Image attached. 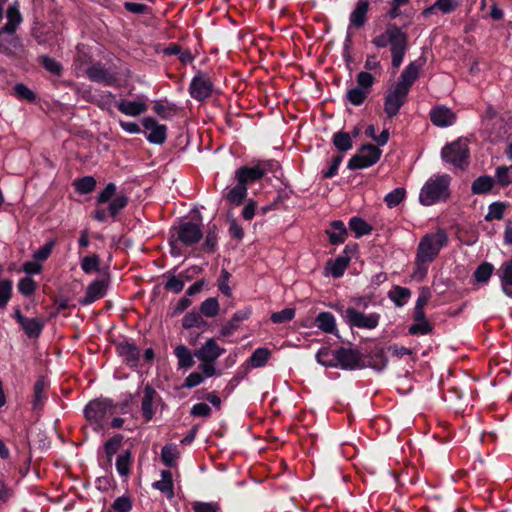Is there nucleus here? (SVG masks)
<instances>
[{
  "label": "nucleus",
  "instance_id": "1",
  "mask_svg": "<svg viewBox=\"0 0 512 512\" xmlns=\"http://www.w3.org/2000/svg\"><path fill=\"white\" fill-rule=\"evenodd\" d=\"M448 234L443 229L426 233L419 241L416 256L413 278L423 281L427 275L430 263L439 255L442 248L447 246Z\"/></svg>",
  "mask_w": 512,
  "mask_h": 512
},
{
  "label": "nucleus",
  "instance_id": "2",
  "mask_svg": "<svg viewBox=\"0 0 512 512\" xmlns=\"http://www.w3.org/2000/svg\"><path fill=\"white\" fill-rule=\"evenodd\" d=\"M451 177L447 174L435 175L429 178L420 190L419 201L424 206H431L445 201L449 197Z\"/></svg>",
  "mask_w": 512,
  "mask_h": 512
},
{
  "label": "nucleus",
  "instance_id": "3",
  "mask_svg": "<svg viewBox=\"0 0 512 512\" xmlns=\"http://www.w3.org/2000/svg\"><path fill=\"white\" fill-rule=\"evenodd\" d=\"M225 352L215 339H208L198 350L195 351L194 356L201 361L199 369L206 377L217 375L215 368L216 360Z\"/></svg>",
  "mask_w": 512,
  "mask_h": 512
},
{
  "label": "nucleus",
  "instance_id": "4",
  "mask_svg": "<svg viewBox=\"0 0 512 512\" xmlns=\"http://www.w3.org/2000/svg\"><path fill=\"white\" fill-rule=\"evenodd\" d=\"M113 413V404L107 399L90 401L84 409L86 419L94 426V430L96 431L103 429L107 420Z\"/></svg>",
  "mask_w": 512,
  "mask_h": 512
},
{
  "label": "nucleus",
  "instance_id": "5",
  "mask_svg": "<svg viewBox=\"0 0 512 512\" xmlns=\"http://www.w3.org/2000/svg\"><path fill=\"white\" fill-rule=\"evenodd\" d=\"M442 159L456 168L463 169L469 163V148L466 139L459 138L441 150Z\"/></svg>",
  "mask_w": 512,
  "mask_h": 512
},
{
  "label": "nucleus",
  "instance_id": "6",
  "mask_svg": "<svg viewBox=\"0 0 512 512\" xmlns=\"http://www.w3.org/2000/svg\"><path fill=\"white\" fill-rule=\"evenodd\" d=\"M117 187L114 183H108L97 196V203L109 202L108 211L110 217H116L128 204V197L123 193H116Z\"/></svg>",
  "mask_w": 512,
  "mask_h": 512
},
{
  "label": "nucleus",
  "instance_id": "7",
  "mask_svg": "<svg viewBox=\"0 0 512 512\" xmlns=\"http://www.w3.org/2000/svg\"><path fill=\"white\" fill-rule=\"evenodd\" d=\"M382 151L375 145L365 144L348 161L347 167L351 170L365 169L377 163Z\"/></svg>",
  "mask_w": 512,
  "mask_h": 512
},
{
  "label": "nucleus",
  "instance_id": "8",
  "mask_svg": "<svg viewBox=\"0 0 512 512\" xmlns=\"http://www.w3.org/2000/svg\"><path fill=\"white\" fill-rule=\"evenodd\" d=\"M344 318L351 327L372 330L378 326L380 315L378 313L364 314L355 308H348Z\"/></svg>",
  "mask_w": 512,
  "mask_h": 512
},
{
  "label": "nucleus",
  "instance_id": "9",
  "mask_svg": "<svg viewBox=\"0 0 512 512\" xmlns=\"http://www.w3.org/2000/svg\"><path fill=\"white\" fill-rule=\"evenodd\" d=\"M408 92L400 85H393L384 99V111L389 118L396 116L406 101Z\"/></svg>",
  "mask_w": 512,
  "mask_h": 512
},
{
  "label": "nucleus",
  "instance_id": "10",
  "mask_svg": "<svg viewBox=\"0 0 512 512\" xmlns=\"http://www.w3.org/2000/svg\"><path fill=\"white\" fill-rule=\"evenodd\" d=\"M336 367L345 370H356L363 367L359 351L351 348L340 347L335 350Z\"/></svg>",
  "mask_w": 512,
  "mask_h": 512
},
{
  "label": "nucleus",
  "instance_id": "11",
  "mask_svg": "<svg viewBox=\"0 0 512 512\" xmlns=\"http://www.w3.org/2000/svg\"><path fill=\"white\" fill-rule=\"evenodd\" d=\"M22 22V16L19 11L18 4L11 5L7 10V23L0 29V51L3 53L9 52V47L4 43V33L13 35L18 25Z\"/></svg>",
  "mask_w": 512,
  "mask_h": 512
},
{
  "label": "nucleus",
  "instance_id": "12",
  "mask_svg": "<svg viewBox=\"0 0 512 512\" xmlns=\"http://www.w3.org/2000/svg\"><path fill=\"white\" fill-rule=\"evenodd\" d=\"M189 92L192 98L196 100H204L211 96L213 92V83L208 75L199 73L193 77Z\"/></svg>",
  "mask_w": 512,
  "mask_h": 512
},
{
  "label": "nucleus",
  "instance_id": "13",
  "mask_svg": "<svg viewBox=\"0 0 512 512\" xmlns=\"http://www.w3.org/2000/svg\"><path fill=\"white\" fill-rule=\"evenodd\" d=\"M142 125L148 134L147 140L152 144H163L167 137V127L159 124L154 118L146 117L142 120Z\"/></svg>",
  "mask_w": 512,
  "mask_h": 512
},
{
  "label": "nucleus",
  "instance_id": "14",
  "mask_svg": "<svg viewBox=\"0 0 512 512\" xmlns=\"http://www.w3.org/2000/svg\"><path fill=\"white\" fill-rule=\"evenodd\" d=\"M202 236L201 227L197 223L187 221L181 223L178 227V239L187 246L199 242Z\"/></svg>",
  "mask_w": 512,
  "mask_h": 512
},
{
  "label": "nucleus",
  "instance_id": "15",
  "mask_svg": "<svg viewBox=\"0 0 512 512\" xmlns=\"http://www.w3.org/2000/svg\"><path fill=\"white\" fill-rule=\"evenodd\" d=\"M118 110L126 116L138 117L147 111V103L145 100L138 98L137 100L121 99L115 102Z\"/></svg>",
  "mask_w": 512,
  "mask_h": 512
},
{
  "label": "nucleus",
  "instance_id": "16",
  "mask_svg": "<svg viewBox=\"0 0 512 512\" xmlns=\"http://www.w3.org/2000/svg\"><path fill=\"white\" fill-rule=\"evenodd\" d=\"M431 122L438 127H448L455 123L456 114L448 107L437 106L430 112Z\"/></svg>",
  "mask_w": 512,
  "mask_h": 512
},
{
  "label": "nucleus",
  "instance_id": "17",
  "mask_svg": "<svg viewBox=\"0 0 512 512\" xmlns=\"http://www.w3.org/2000/svg\"><path fill=\"white\" fill-rule=\"evenodd\" d=\"M15 317L29 338H37L41 334L44 327V322L41 319L25 317L19 311L16 312Z\"/></svg>",
  "mask_w": 512,
  "mask_h": 512
},
{
  "label": "nucleus",
  "instance_id": "18",
  "mask_svg": "<svg viewBox=\"0 0 512 512\" xmlns=\"http://www.w3.org/2000/svg\"><path fill=\"white\" fill-rule=\"evenodd\" d=\"M423 65L421 60L411 62L401 73L400 79L394 85H400L406 88V92L409 93V90L412 84L419 76V71Z\"/></svg>",
  "mask_w": 512,
  "mask_h": 512
},
{
  "label": "nucleus",
  "instance_id": "19",
  "mask_svg": "<svg viewBox=\"0 0 512 512\" xmlns=\"http://www.w3.org/2000/svg\"><path fill=\"white\" fill-rule=\"evenodd\" d=\"M496 275L500 280L502 292L512 298V259L507 260L498 268Z\"/></svg>",
  "mask_w": 512,
  "mask_h": 512
},
{
  "label": "nucleus",
  "instance_id": "20",
  "mask_svg": "<svg viewBox=\"0 0 512 512\" xmlns=\"http://www.w3.org/2000/svg\"><path fill=\"white\" fill-rule=\"evenodd\" d=\"M107 286V281L104 279L95 280L90 283L87 287L85 298L80 301L81 304L88 305L103 298L106 294Z\"/></svg>",
  "mask_w": 512,
  "mask_h": 512
},
{
  "label": "nucleus",
  "instance_id": "21",
  "mask_svg": "<svg viewBox=\"0 0 512 512\" xmlns=\"http://www.w3.org/2000/svg\"><path fill=\"white\" fill-rule=\"evenodd\" d=\"M87 76L91 81L98 82L104 84L106 86H112L115 83V77L108 70L97 63L90 66L87 69Z\"/></svg>",
  "mask_w": 512,
  "mask_h": 512
},
{
  "label": "nucleus",
  "instance_id": "22",
  "mask_svg": "<svg viewBox=\"0 0 512 512\" xmlns=\"http://www.w3.org/2000/svg\"><path fill=\"white\" fill-rule=\"evenodd\" d=\"M83 97L88 101L95 103L102 110H110L115 105V96L109 91H102L98 93H91V91H84Z\"/></svg>",
  "mask_w": 512,
  "mask_h": 512
},
{
  "label": "nucleus",
  "instance_id": "23",
  "mask_svg": "<svg viewBox=\"0 0 512 512\" xmlns=\"http://www.w3.org/2000/svg\"><path fill=\"white\" fill-rule=\"evenodd\" d=\"M264 176V170L260 167H241L235 172V179L246 187Z\"/></svg>",
  "mask_w": 512,
  "mask_h": 512
},
{
  "label": "nucleus",
  "instance_id": "24",
  "mask_svg": "<svg viewBox=\"0 0 512 512\" xmlns=\"http://www.w3.org/2000/svg\"><path fill=\"white\" fill-rule=\"evenodd\" d=\"M117 351L129 366H137L140 358V350L134 344L122 342L117 346Z\"/></svg>",
  "mask_w": 512,
  "mask_h": 512
},
{
  "label": "nucleus",
  "instance_id": "25",
  "mask_svg": "<svg viewBox=\"0 0 512 512\" xmlns=\"http://www.w3.org/2000/svg\"><path fill=\"white\" fill-rule=\"evenodd\" d=\"M391 52H406L407 35L401 28L395 25H389Z\"/></svg>",
  "mask_w": 512,
  "mask_h": 512
},
{
  "label": "nucleus",
  "instance_id": "26",
  "mask_svg": "<svg viewBox=\"0 0 512 512\" xmlns=\"http://www.w3.org/2000/svg\"><path fill=\"white\" fill-rule=\"evenodd\" d=\"M326 234L329 237V242L332 245H339L345 242L347 236V229L341 220L331 222L330 227L326 229Z\"/></svg>",
  "mask_w": 512,
  "mask_h": 512
},
{
  "label": "nucleus",
  "instance_id": "27",
  "mask_svg": "<svg viewBox=\"0 0 512 512\" xmlns=\"http://www.w3.org/2000/svg\"><path fill=\"white\" fill-rule=\"evenodd\" d=\"M369 9V1L368 0H358V3L355 9L350 14V26H354L356 28L362 27L367 20V12Z\"/></svg>",
  "mask_w": 512,
  "mask_h": 512
},
{
  "label": "nucleus",
  "instance_id": "28",
  "mask_svg": "<svg viewBox=\"0 0 512 512\" xmlns=\"http://www.w3.org/2000/svg\"><path fill=\"white\" fill-rule=\"evenodd\" d=\"M226 200L233 205H240L247 196V187L240 182L233 187H227L225 189Z\"/></svg>",
  "mask_w": 512,
  "mask_h": 512
},
{
  "label": "nucleus",
  "instance_id": "29",
  "mask_svg": "<svg viewBox=\"0 0 512 512\" xmlns=\"http://www.w3.org/2000/svg\"><path fill=\"white\" fill-rule=\"evenodd\" d=\"M156 396V391L149 385L144 388V395L142 398L141 409L145 420L148 422L154 416L153 401Z\"/></svg>",
  "mask_w": 512,
  "mask_h": 512
},
{
  "label": "nucleus",
  "instance_id": "30",
  "mask_svg": "<svg viewBox=\"0 0 512 512\" xmlns=\"http://www.w3.org/2000/svg\"><path fill=\"white\" fill-rule=\"evenodd\" d=\"M316 326L325 333L336 332V319L330 312H321L315 319Z\"/></svg>",
  "mask_w": 512,
  "mask_h": 512
},
{
  "label": "nucleus",
  "instance_id": "31",
  "mask_svg": "<svg viewBox=\"0 0 512 512\" xmlns=\"http://www.w3.org/2000/svg\"><path fill=\"white\" fill-rule=\"evenodd\" d=\"M174 354L178 359L179 369H189L195 363L191 351L184 345H178L174 349Z\"/></svg>",
  "mask_w": 512,
  "mask_h": 512
},
{
  "label": "nucleus",
  "instance_id": "32",
  "mask_svg": "<svg viewBox=\"0 0 512 512\" xmlns=\"http://www.w3.org/2000/svg\"><path fill=\"white\" fill-rule=\"evenodd\" d=\"M161 458L163 463L173 468L176 466L177 459L179 458V451L175 444H167L161 450Z\"/></svg>",
  "mask_w": 512,
  "mask_h": 512
},
{
  "label": "nucleus",
  "instance_id": "33",
  "mask_svg": "<svg viewBox=\"0 0 512 512\" xmlns=\"http://www.w3.org/2000/svg\"><path fill=\"white\" fill-rule=\"evenodd\" d=\"M132 463V456L129 450L122 452L116 459V470L122 477H127L130 474V466Z\"/></svg>",
  "mask_w": 512,
  "mask_h": 512
},
{
  "label": "nucleus",
  "instance_id": "34",
  "mask_svg": "<svg viewBox=\"0 0 512 512\" xmlns=\"http://www.w3.org/2000/svg\"><path fill=\"white\" fill-rule=\"evenodd\" d=\"M349 262H350V256L341 255V256L337 257L335 259V261H333L329 264V273L334 278L341 277L344 274L346 268L348 267Z\"/></svg>",
  "mask_w": 512,
  "mask_h": 512
},
{
  "label": "nucleus",
  "instance_id": "35",
  "mask_svg": "<svg viewBox=\"0 0 512 512\" xmlns=\"http://www.w3.org/2000/svg\"><path fill=\"white\" fill-rule=\"evenodd\" d=\"M271 356V352L264 347L257 348L249 358V363L253 368L265 366Z\"/></svg>",
  "mask_w": 512,
  "mask_h": 512
},
{
  "label": "nucleus",
  "instance_id": "36",
  "mask_svg": "<svg viewBox=\"0 0 512 512\" xmlns=\"http://www.w3.org/2000/svg\"><path fill=\"white\" fill-rule=\"evenodd\" d=\"M494 180L490 176H480L473 181L471 191L473 194H484L492 189Z\"/></svg>",
  "mask_w": 512,
  "mask_h": 512
},
{
  "label": "nucleus",
  "instance_id": "37",
  "mask_svg": "<svg viewBox=\"0 0 512 512\" xmlns=\"http://www.w3.org/2000/svg\"><path fill=\"white\" fill-rule=\"evenodd\" d=\"M349 227L357 238L368 235L372 231V227L359 217H352L349 221Z\"/></svg>",
  "mask_w": 512,
  "mask_h": 512
},
{
  "label": "nucleus",
  "instance_id": "38",
  "mask_svg": "<svg viewBox=\"0 0 512 512\" xmlns=\"http://www.w3.org/2000/svg\"><path fill=\"white\" fill-rule=\"evenodd\" d=\"M206 325V322L202 318L201 314L196 311L188 312L182 319V326L185 329L201 328Z\"/></svg>",
  "mask_w": 512,
  "mask_h": 512
},
{
  "label": "nucleus",
  "instance_id": "39",
  "mask_svg": "<svg viewBox=\"0 0 512 512\" xmlns=\"http://www.w3.org/2000/svg\"><path fill=\"white\" fill-rule=\"evenodd\" d=\"M368 95L369 93L366 92V90H363L358 86H355L347 91L346 99L354 106H360L361 104L364 103Z\"/></svg>",
  "mask_w": 512,
  "mask_h": 512
},
{
  "label": "nucleus",
  "instance_id": "40",
  "mask_svg": "<svg viewBox=\"0 0 512 512\" xmlns=\"http://www.w3.org/2000/svg\"><path fill=\"white\" fill-rule=\"evenodd\" d=\"M316 360L323 366L336 367L335 350L332 351L327 347L321 348L316 354Z\"/></svg>",
  "mask_w": 512,
  "mask_h": 512
},
{
  "label": "nucleus",
  "instance_id": "41",
  "mask_svg": "<svg viewBox=\"0 0 512 512\" xmlns=\"http://www.w3.org/2000/svg\"><path fill=\"white\" fill-rule=\"evenodd\" d=\"M405 196L406 190L402 187H398L389 192L385 196L384 201L389 208H394L405 199Z\"/></svg>",
  "mask_w": 512,
  "mask_h": 512
},
{
  "label": "nucleus",
  "instance_id": "42",
  "mask_svg": "<svg viewBox=\"0 0 512 512\" xmlns=\"http://www.w3.org/2000/svg\"><path fill=\"white\" fill-rule=\"evenodd\" d=\"M75 189L80 194H87L94 190L96 180L92 176H85L74 182Z\"/></svg>",
  "mask_w": 512,
  "mask_h": 512
},
{
  "label": "nucleus",
  "instance_id": "43",
  "mask_svg": "<svg viewBox=\"0 0 512 512\" xmlns=\"http://www.w3.org/2000/svg\"><path fill=\"white\" fill-rule=\"evenodd\" d=\"M411 292L408 288L401 286H395L392 291L389 292V298L397 305L402 306L407 299L410 297Z\"/></svg>",
  "mask_w": 512,
  "mask_h": 512
},
{
  "label": "nucleus",
  "instance_id": "44",
  "mask_svg": "<svg viewBox=\"0 0 512 512\" xmlns=\"http://www.w3.org/2000/svg\"><path fill=\"white\" fill-rule=\"evenodd\" d=\"M122 441H123L122 435H115L106 441V443L104 445V450H105V453H106V456H107V459L109 462L112 461L113 456L119 450V448L122 444Z\"/></svg>",
  "mask_w": 512,
  "mask_h": 512
},
{
  "label": "nucleus",
  "instance_id": "45",
  "mask_svg": "<svg viewBox=\"0 0 512 512\" xmlns=\"http://www.w3.org/2000/svg\"><path fill=\"white\" fill-rule=\"evenodd\" d=\"M333 144L335 147L342 151H348L352 148V140L348 133L346 132H337L333 136Z\"/></svg>",
  "mask_w": 512,
  "mask_h": 512
},
{
  "label": "nucleus",
  "instance_id": "46",
  "mask_svg": "<svg viewBox=\"0 0 512 512\" xmlns=\"http://www.w3.org/2000/svg\"><path fill=\"white\" fill-rule=\"evenodd\" d=\"M494 267L491 263L485 262L480 264L474 272L477 282L486 283L493 273Z\"/></svg>",
  "mask_w": 512,
  "mask_h": 512
},
{
  "label": "nucleus",
  "instance_id": "47",
  "mask_svg": "<svg viewBox=\"0 0 512 512\" xmlns=\"http://www.w3.org/2000/svg\"><path fill=\"white\" fill-rule=\"evenodd\" d=\"M153 111L160 117L167 119L175 114L176 109L174 104H166L163 101H155Z\"/></svg>",
  "mask_w": 512,
  "mask_h": 512
},
{
  "label": "nucleus",
  "instance_id": "48",
  "mask_svg": "<svg viewBox=\"0 0 512 512\" xmlns=\"http://www.w3.org/2000/svg\"><path fill=\"white\" fill-rule=\"evenodd\" d=\"M375 82V77L367 72V71H361L356 76V83L357 86L362 88L363 90H366L370 94L371 88Z\"/></svg>",
  "mask_w": 512,
  "mask_h": 512
},
{
  "label": "nucleus",
  "instance_id": "49",
  "mask_svg": "<svg viewBox=\"0 0 512 512\" xmlns=\"http://www.w3.org/2000/svg\"><path fill=\"white\" fill-rule=\"evenodd\" d=\"M12 296V282L8 279L0 280V309L8 304Z\"/></svg>",
  "mask_w": 512,
  "mask_h": 512
},
{
  "label": "nucleus",
  "instance_id": "50",
  "mask_svg": "<svg viewBox=\"0 0 512 512\" xmlns=\"http://www.w3.org/2000/svg\"><path fill=\"white\" fill-rule=\"evenodd\" d=\"M201 314L206 317H214L219 312V304L216 298H208L202 302L200 307Z\"/></svg>",
  "mask_w": 512,
  "mask_h": 512
},
{
  "label": "nucleus",
  "instance_id": "51",
  "mask_svg": "<svg viewBox=\"0 0 512 512\" xmlns=\"http://www.w3.org/2000/svg\"><path fill=\"white\" fill-rule=\"evenodd\" d=\"M512 167L500 166L496 169L495 177L502 186H508L512 182Z\"/></svg>",
  "mask_w": 512,
  "mask_h": 512
},
{
  "label": "nucleus",
  "instance_id": "52",
  "mask_svg": "<svg viewBox=\"0 0 512 512\" xmlns=\"http://www.w3.org/2000/svg\"><path fill=\"white\" fill-rule=\"evenodd\" d=\"M206 378L207 377L204 375V373L202 371H201V373L200 372H192L185 378L183 387L188 388V389L194 388V387L200 385L201 383H203Z\"/></svg>",
  "mask_w": 512,
  "mask_h": 512
},
{
  "label": "nucleus",
  "instance_id": "53",
  "mask_svg": "<svg viewBox=\"0 0 512 512\" xmlns=\"http://www.w3.org/2000/svg\"><path fill=\"white\" fill-rule=\"evenodd\" d=\"M295 316V310L292 308H285L279 312L271 315V320L274 323H285L291 321Z\"/></svg>",
  "mask_w": 512,
  "mask_h": 512
},
{
  "label": "nucleus",
  "instance_id": "54",
  "mask_svg": "<svg viewBox=\"0 0 512 512\" xmlns=\"http://www.w3.org/2000/svg\"><path fill=\"white\" fill-rule=\"evenodd\" d=\"M41 63L45 67L46 70H48L49 72H51L54 75L59 76L62 72L61 64L58 61H56L55 59H52L48 56H42Z\"/></svg>",
  "mask_w": 512,
  "mask_h": 512
},
{
  "label": "nucleus",
  "instance_id": "55",
  "mask_svg": "<svg viewBox=\"0 0 512 512\" xmlns=\"http://www.w3.org/2000/svg\"><path fill=\"white\" fill-rule=\"evenodd\" d=\"M431 331L432 327L427 320L415 321V323H413L409 328V332L413 335H426L429 334Z\"/></svg>",
  "mask_w": 512,
  "mask_h": 512
},
{
  "label": "nucleus",
  "instance_id": "56",
  "mask_svg": "<svg viewBox=\"0 0 512 512\" xmlns=\"http://www.w3.org/2000/svg\"><path fill=\"white\" fill-rule=\"evenodd\" d=\"M99 258L97 255L86 256L82 259L81 268L85 273H91L98 270Z\"/></svg>",
  "mask_w": 512,
  "mask_h": 512
},
{
  "label": "nucleus",
  "instance_id": "57",
  "mask_svg": "<svg viewBox=\"0 0 512 512\" xmlns=\"http://www.w3.org/2000/svg\"><path fill=\"white\" fill-rule=\"evenodd\" d=\"M113 509L117 512H130L132 509V502L127 496H120L115 499Z\"/></svg>",
  "mask_w": 512,
  "mask_h": 512
},
{
  "label": "nucleus",
  "instance_id": "58",
  "mask_svg": "<svg viewBox=\"0 0 512 512\" xmlns=\"http://www.w3.org/2000/svg\"><path fill=\"white\" fill-rule=\"evenodd\" d=\"M18 290L25 296H29L35 291V282L30 277L22 278L18 283Z\"/></svg>",
  "mask_w": 512,
  "mask_h": 512
},
{
  "label": "nucleus",
  "instance_id": "59",
  "mask_svg": "<svg viewBox=\"0 0 512 512\" xmlns=\"http://www.w3.org/2000/svg\"><path fill=\"white\" fill-rule=\"evenodd\" d=\"M504 214V205L501 203H492L489 206L488 213L485 217L486 220L490 221L493 219H501Z\"/></svg>",
  "mask_w": 512,
  "mask_h": 512
},
{
  "label": "nucleus",
  "instance_id": "60",
  "mask_svg": "<svg viewBox=\"0 0 512 512\" xmlns=\"http://www.w3.org/2000/svg\"><path fill=\"white\" fill-rule=\"evenodd\" d=\"M15 95L20 98L27 101H34L35 100V94L24 84H17L14 87Z\"/></svg>",
  "mask_w": 512,
  "mask_h": 512
},
{
  "label": "nucleus",
  "instance_id": "61",
  "mask_svg": "<svg viewBox=\"0 0 512 512\" xmlns=\"http://www.w3.org/2000/svg\"><path fill=\"white\" fill-rule=\"evenodd\" d=\"M434 7H437L441 12L448 14L453 12L458 7V1L455 0H437L434 3Z\"/></svg>",
  "mask_w": 512,
  "mask_h": 512
},
{
  "label": "nucleus",
  "instance_id": "62",
  "mask_svg": "<svg viewBox=\"0 0 512 512\" xmlns=\"http://www.w3.org/2000/svg\"><path fill=\"white\" fill-rule=\"evenodd\" d=\"M229 279H230L229 272L227 270H222L220 277L218 279V288L226 296L231 295V288L228 284Z\"/></svg>",
  "mask_w": 512,
  "mask_h": 512
},
{
  "label": "nucleus",
  "instance_id": "63",
  "mask_svg": "<svg viewBox=\"0 0 512 512\" xmlns=\"http://www.w3.org/2000/svg\"><path fill=\"white\" fill-rule=\"evenodd\" d=\"M191 414L196 417H208L211 414V408L206 403H197L193 405Z\"/></svg>",
  "mask_w": 512,
  "mask_h": 512
},
{
  "label": "nucleus",
  "instance_id": "64",
  "mask_svg": "<svg viewBox=\"0 0 512 512\" xmlns=\"http://www.w3.org/2000/svg\"><path fill=\"white\" fill-rule=\"evenodd\" d=\"M153 487L164 494H166L168 497L173 496V482L172 481H166V480H159L153 483Z\"/></svg>",
  "mask_w": 512,
  "mask_h": 512
}]
</instances>
